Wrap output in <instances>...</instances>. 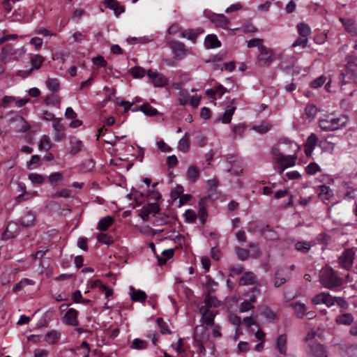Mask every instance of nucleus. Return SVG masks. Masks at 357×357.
<instances>
[{"label":"nucleus","mask_w":357,"mask_h":357,"mask_svg":"<svg viewBox=\"0 0 357 357\" xmlns=\"http://www.w3.org/2000/svg\"><path fill=\"white\" fill-rule=\"evenodd\" d=\"M184 216L185 220L188 222H193L197 218L195 212L190 209L185 211Z\"/></svg>","instance_id":"680f3d73"},{"label":"nucleus","mask_w":357,"mask_h":357,"mask_svg":"<svg viewBox=\"0 0 357 357\" xmlns=\"http://www.w3.org/2000/svg\"><path fill=\"white\" fill-rule=\"evenodd\" d=\"M63 180V175L61 172H57L52 173L48 176L49 182L54 185H57Z\"/></svg>","instance_id":"4c0bfd02"},{"label":"nucleus","mask_w":357,"mask_h":357,"mask_svg":"<svg viewBox=\"0 0 357 357\" xmlns=\"http://www.w3.org/2000/svg\"><path fill=\"white\" fill-rule=\"evenodd\" d=\"M250 248V252H251V255L254 258H257L260 256L261 252L259 250V248L257 244L251 243L249 245Z\"/></svg>","instance_id":"69168bd1"},{"label":"nucleus","mask_w":357,"mask_h":357,"mask_svg":"<svg viewBox=\"0 0 357 357\" xmlns=\"http://www.w3.org/2000/svg\"><path fill=\"white\" fill-rule=\"evenodd\" d=\"M335 321L338 324L349 325L354 321V317L351 313H344L337 315Z\"/></svg>","instance_id":"bb28decb"},{"label":"nucleus","mask_w":357,"mask_h":357,"mask_svg":"<svg viewBox=\"0 0 357 357\" xmlns=\"http://www.w3.org/2000/svg\"><path fill=\"white\" fill-rule=\"evenodd\" d=\"M78 312L73 308H70L63 317V322L67 325L76 326L79 324L77 319Z\"/></svg>","instance_id":"4468645a"},{"label":"nucleus","mask_w":357,"mask_h":357,"mask_svg":"<svg viewBox=\"0 0 357 357\" xmlns=\"http://www.w3.org/2000/svg\"><path fill=\"white\" fill-rule=\"evenodd\" d=\"M35 222V214L31 211H27L21 218V224L24 227L33 226Z\"/></svg>","instance_id":"a878e982"},{"label":"nucleus","mask_w":357,"mask_h":357,"mask_svg":"<svg viewBox=\"0 0 357 357\" xmlns=\"http://www.w3.org/2000/svg\"><path fill=\"white\" fill-rule=\"evenodd\" d=\"M130 298L134 302H142L144 303L146 299V294L144 291L140 289H135L132 287H130Z\"/></svg>","instance_id":"412c9836"},{"label":"nucleus","mask_w":357,"mask_h":357,"mask_svg":"<svg viewBox=\"0 0 357 357\" xmlns=\"http://www.w3.org/2000/svg\"><path fill=\"white\" fill-rule=\"evenodd\" d=\"M310 357H328V353L324 346L320 343L314 342L309 344Z\"/></svg>","instance_id":"9b49d317"},{"label":"nucleus","mask_w":357,"mask_h":357,"mask_svg":"<svg viewBox=\"0 0 357 357\" xmlns=\"http://www.w3.org/2000/svg\"><path fill=\"white\" fill-rule=\"evenodd\" d=\"M140 110L143 112L145 114L151 116H155L158 114L157 109L151 107L149 105H142L140 107Z\"/></svg>","instance_id":"3c124183"},{"label":"nucleus","mask_w":357,"mask_h":357,"mask_svg":"<svg viewBox=\"0 0 357 357\" xmlns=\"http://www.w3.org/2000/svg\"><path fill=\"white\" fill-rule=\"evenodd\" d=\"M148 77L156 87H162L167 84V79L162 74L156 73L151 70L147 72Z\"/></svg>","instance_id":"ddd939ff"},{"label":"nucleus","mask_w":357,"mask_h":357,"mask_svg":"<svg viewBox=\"0 0 357 357\" xmlns=\"http://www.w3.org/2000/svg\"><path fill=\"white\" fill-rule=\"evenodd\" d=\"M83 146L82 142L75 137L70 138V153L75 155L79 153Z\"/></svg>","instance_id":"5701e85b"},{"label":"nucleus","mask_w":357,"mask_h":357,"mask_svg":"<svg viewBox=\"0 0 357 357\" xmlns=\"http://www.w3.org/2000/svg\"><path fill=\"white\" fill-rule=\"evenodd\" d=\"M190 148L189 135L186 132L184 136L179 140L178 149L183 153L188 151Z\"/></svg>","instance_id":"2f4dec72"},{"label":"nucleus","mask_w":357,"mask_h":357,"mask_svg":"<svg viewBox=\"0 0 357 357\" xmlns=\"http://www.w3.org/2000/svg\"><path fill=\"white\" fill-rule=\"evenodd\" d=\"M44 61H45V58L43 56H42L40 54H35L31 58V63L32 67L29 70H26V71L19 70L17 72V75L22 77H28L31 73L33 70L39 69L42 66Z\"/></svg>","instance_id":"6e6552de"},{"label":"nucleus","mask_w":357,"mask_h":357,"mask_svg":"<svg viewBox=\"0 0 357 357\" xmlns=\"http://www.w3.org/2000/svg\"><path fill=\"white\" fill-rule=\"evenodd\" d=\"M46 85L52 91H57L59 89V83L57 79H48L46 82Z\"/></svg>","instance_id":"de8ad7c7"},{"label":"nucleus","mask_w":357,"mask_h":357,"mask_svg":"<svg viewBox=\"0 0 357 357\" xmlns=\"http://www.w3.org/2000/svg\"><path fill=\"white\" fill-rule=\"evenodd\" d=\"M312 302L314 305L325 304L327 307H331L335 303V298L328 293L321 292L316 295Z\"/></svg>","instance_id":"1a4fd4ad"},{"label":"nucleus","mask_w":357,"mask_h":357,"mask_svg":"<svg viewBox=\"0 0 357 357\" xmlns=\"http://www.w3.org/2000/svg\"><path fill=\"white\" fill-rule=\"evenodd\" d=\"M290 277L287 268L278 269L275 274L274 286L279 287L284 284Z\"/></svg>","instance_id":"2eb2a0df"},{"label":"nucleus","mask_w":357,"mask_h":357,"mask_svg":"<svg viewBox=\"0 0 357 357\" xmlns=\"http://www.w3.org/2000/svg\"><path fill=\"white\" fill-rule=\"evenodd\" d=\"M292 307L298 317H303L306 312V307L304 304L296 303Z\"/></svg>","instance_id":"a19ab883"},{"label":"nucleus","mask_w":357,"mask_h":357,"mask_svg":"<svg viewBox=\"0 0 357 357\" xmlns=\"http://www.w3.org/2000/svg\"><path fill=\"white\" fill-rule=\"evenodd\" d=\"M61 337V333L55 330L48 332L45 335V341L49 344L56 343Z\"/></svg>","instance_id":"cd10ccee"},{"label":"nucleus","mask_w":357,"mask_h":357,"mask_svg":"<svg viewBox=\"0 0 357 357\" xmlns=\"http://www.w3.org/2000/svg\"><path fill=\"white\" fill-rule=\"evenodd\" d=\"M199 312L202 314L201 321L208 326H213L214 324V318L216 312L211 310L206 306H202L199 308Z\"/></svg>","instance_id":"9d476101"},{"label":"nucleus","mask_w":357,"mask_h":357,"mask_svg":"<svg viewBox=\"0 0 357 357\" xmlns=\"http://www.w3.org/2000/svg\"><path fill=\"white\" fill-rule=\"evenodd\" d=\"M253 128L259 133H265L270 130L271 125L270 123H262L259 126H255Z\"/></svg>","instance_id":"13d9d810"},{"label":"nucleus","mask_w":357,"mask_h":357,"mask_svg":"<svg viewBox=\"0 0 357 357\" xmlns=\"http://www.w3.org/2000/svg\"><path fill=\"white\" fill-rule=\"evenodd\" d=\"M347 73L354 82L357 83V66H351Z\"/></svg>","instance_id":"338daca9"},{"label":"nucleus","mask_w":357,"mask_h":357,"mask_svg":"<svg viewBox=\"0 0 357 357\" xmlns=\"http://www.w3.org/2000/svg\"><path fill=\"white\" fill-rule=\"evenodd\" d=\"M306 173L309 175H314L317 174V172H321L320 167L315 162H310L306 167H305Z\"/></svg>","instance_id":"c03bdc74"},{"label":"nucleus","mask_w":357,"mask_h":357,"mask_svg":"<svg viewBox=\"0 0 357 357\" xmlns=\"http://www.w3.org/2000/svg\"><path fill=\"white\" fill-rule=\"evenodd\" d=\"M51 148H52V143H51L50 137L47 135H44L41 137L39 144H38L39 150L47 151Z\"/></svg>","instance_id":"f704fd0d"},{"label":"nucleus","mask_w":357,"mask_h":357,"mask_svg":"<svg viewBox=\"0 0 357 357\" xmlns=\"http://www.w3.org/2000/svg\"><path fill=\"white\" fill-rule=\"evenodd\" d=\"M227 171L231 173L232 175H239L241 173L243 172V169L241 167V165H240L239 162L231 165L230 167L227 169Z\"/></svg>","instance_id":"6e6d98bb"},{"label":"nucleus","mask_w":357,"mask_h":357,"mask_svg":"<svg viewBox=\"0 0 357 357\" xmlns=\"http://www.w3.org/2000/svg\"><path fill=\"white\" fill-rule=\"evenodd\" d=\"M204 45L207 48H217L221 45L220 41L215 35H208L204 40Z\"/></svg>","instance_id":"b1692460"},{"label":"nucleus","mask_w":357,"mask_h":357,"mask_svg":"<svg viewBox=\"0 0 357 357\" xmlns=\"http://www.w3.org/2000/svg\"><path fill=\"white\" fill-rule=\"evenodd\" d=\"M320 282L325 288L332 289L340 286L342 280L332 268L325 267L321 271Z\"/></svg>","instance_id":"f03ea898"},{"label":"nucleus","mask_w":357,"mask_h":357,"mask_svg":"<svg viewBox=\"0 0 357 357\" xmlns=\"http://www.w3.org/2000/svg\"><path fill=\"white\" fill-rule=\"evenodd\" d=\"M263 42V39L261 38H254L248 41V47H257L258 50L259 51V47L264 46L261 43Z\"/></svg>","instance_id":"052dcab7"},{"label":"nucleus","mask_w":357,"mask_h":357,"mask_svg":"<svg viewBox=\"0 0 357 357\" xmlns=\"http://www.w3.org/2000/svg\"><path fill=\"white\" fill-rule=\"evenodd\" d=\"M244 268L241 265H236L229 268V276L234 277L243 273Z\"/></svg>","instance_id":"09e8293b"},{"label":"nucleus","mask_w":357,"mask_h":357,"mask_svg":"<svg viewBox=\"0 0 357 357\" xmlns=\"http://www.w3.org/2000/svg\"><path fill=\"white\" fill-rule=\"evenodd\" d=\"M160 211L159 205L157 203H151L144 207L139 212V216L143 221H148L151 213H158Z\"/></svg>","instance_id":"f8f14e48"},{"label":"nucleus","mask_w":357,"mask_h":357,"mask_svg":"<svg viewBox=\"0 0 357 357\" xmlns=\"http://www.w3.org/2000/svg\"><path fill=\"white\" fill-rule=\"evenodd\" d=\"M317 190L319 197L324 201L328 200L333 196V191L328 186L320 185Z\"/></svg>","instance_id":"393cba45"},{"label":"nucleus","mask_w":357,"mask_h":357,"mask_svg":"<svg viewBox=\"0 0 357 357\" xmlns=\"http://www.w3.org/2000/svg\"><path fill=\"white\" fill-rule=\"evenodd\" d=\"M297 29L301 36L307 38L311 34V29L310 26L305 23L301 22L297 24Z\"/></svg>","instance_id":"c9c22d12"},{"label":"nucleus","mask_w":357,"mask_h":357,"mask_svg":"<svg viewBox=\"0 0 357 357\" xmlns=\"http://www.w3.org/2000/svg\"><path fill=\"white\" fill-rule=\"evenodd\" d=\"M297 156L295 155H282L281 158H278L276 164L278 165V172L282 174L287 167H293L296 164V159Z\"/></svg>","instance_id":"0eeeda50"},{"label":"nucleus","mask_w":357,"mask_h":357,"mask_svg":"<svg viewBox=\"0 0 357 357\" xmlns=\"http://www.w3.org/2000/svg\"><path fill=\"white\" fill-rule=\"evenodd\" d=\"M208 20L213 23L216 27L221 29H229L230 21L223 14L209 13L207 15Z\"/></svg>","instance_id":"39448f33"},{"label":"nucleus","mask_w":357,"mask_h":357,"mask_svg":"<svg viewBox=\"0 0 357 357\" xmlns=\"http://www.w3.org/2000/svg\"><path fill=\"white\" fill-rule=\"evenodd\" d=\"M168 46L172 49L175 58L178 59L184 58L188 54V48L181 42L170 41L168 43Z\"/></svg>","instance_id":"423d86ee"},{"label":"nucleus","mask_w":357,"mask_h":357,"mask_svg":"<svg viewBox=\"0 0 357 357\" xmlns=\"http://www.w3.org/2000/svg\"><path fill=\"white\" fill-rule=\"evenodd\" d=\"M147 342L140 339H135L132 343L131 347L136 349H143L146 348Z\"/></svg>","instance_id":"864d4df0"},{"label":"nucleus","mask_w":357,"mask_h":357,"mask_svg":"<svg viewBox=\"0 0 357 357\" xmlns=\"http://www.w3.org/2000/svg\"><path fill=\"white\" fill-rule=\"evenodd\" d=\"M259 232L266 239L275 240L278 238L277 233L268 225L261 227Z\"/></svg>","instance_id":"4be33fe9"},{"label":"nucleus","mask_w":357,"mask_h":357,"mask_svg":"<svg viewBox=\"0 0 357 357\" xmlns=\"http://www.w3.org/2000/svg\"><path fill=\"white\" fill-rule=\"evenodd\" d=\"M340 21L342 23L345 31L351 36H357V24L349 18H340Z\"/></svg>","instance_id":"dca6fc26"},{"label":"nucleus","mask_w":357,"mask_h":357,"mask_svg":"<svg viewBox=\"0 0 357 357\" xmlns=\"http://www.w3.org/2000/svg\"><path fill=\"white\" fill-rule=\"evenodd\" d=\"M28 178L31 181L33 184H43L45 181V178L43 175L36 174V173H31L28 175Z\"/></svg>","instance_id":"ea45409f"},{"label":"nucleus","mask_w":357,"mask_h":357,"mask_svg":"<svg viewBox=\"0 0 357 357\" xmlns=\"http://www.w3.org/2000/svg\"><path fill=\"white\" fill-rule=\"evenodd\" d=\"M19 232V227L16 222H9L3 234V238L8 239L15 236Z\"/></svg>","instance_id":"6ab92c4d"},{"label":"nucleus","mask_w":357,"mask_h":357,"mask_svg":"<svg viewBox=\"0 0 357 357\" xmlns=\"http://www.w3.org/2000/svg\"><path fill=\"white\" fill-rule=\"evenodd\" d=\"M156 321H157L158 326L160 328V333L162 334H170L171 333V331L168 328L167 323L162 318H158Z\"/></svg>","instance_id":"8fccbe9b"},{"label":"nucleus","mask_w":357,"mask_h":357,"mask_svg":"<svg viewBox=\"0 0 357 357\" xmlns=\"http://www.w3.org/2000/svg\"><path fill=\"white\" fill-rule=\"evenodd\" d=\"M187 176L192 182H195L199 177V171L195 165H191L187 170Z\"/></svg>","instance_id":"e433bc0d"},{"label":"nucleus","mask_w":357,"mask_h":357,"mask_svg":"<svg viewBox=\"0 0 357 357\" xmlns=\"http://www.w3.org/2000/svg\"><path fill=\"white\" fill-rule=\"evenodd\" d=\"M203 31H200L198 29L197 31L193 29H187L182 31L181 32V37L187 38L193 43L195 42L197 36L199 33L202 32Z\"/></svg>","instance_id":"7c9ffc66"},{"label":"nucleus","mask_w":357,"mask_h":357,"mask_svg":"<svg viewBox=\"0 0 357 357\" xmlns=\"http://www.w3.org/2000/svg\"><path fill=\"white\" fill-rule=\"evenodd\" d=\"M93 63L98 67H105L107 65L106 60L101 56H98L92 59Z\"/></svg>","instance_id":"774afa93"},{"label":"nucleus","mask_w":357,"mask_h":357,"mask_svg":"<svg viewBox=\"0 0 357 357\" xmlns=\"http://www.w3.org/2000/svg\"><path fill=\"white\" fill-rule=\"evenodd\" d=\"M130 73L134 78H141L145 75V70L139 66L132 68Z\"/></svg>","instance_id":"a18cd8bd"},{"label":"nucleus","mask_w":357,"mask_h":357,"mask_svg":"<svg viewBox=\"0 0 357 357\" xmlns=\"http://www.w3.org/2000/svg\"><path fill=\"white\" fill-rule=\"evenodd\" d=\"M13 121L16 123L15 130L20 132H26L29 130L30 126L24 119L20 116H17L13 119Z\"/></svg>","instance_id":"aec40b11"},{"label":"nucleus","mask_w":357,"mask_h":357,"mask_svg":"<svg viewBox=\"0 0 357 357\" xmlns=\"http://www.w3.org/2000/svg\"><path fill=\"white\" fill-rule=\"evenodd\" d=\"M71 190L68 189H61L60 190L56 191L55 193L52 195L53 198H68L70 196Z\"/></svg>","instance_id":"603ef678"},{"label":"nucleus","mask_w":357,"mask_h":357,"mask_svg":"<svg viewBox=\"0 0 357 357\" xmlns=\"http://www.w3.org/2000/svg\"><path fill=\"white\" fill-rule=\"evenodd\" d=\"M275 347L280 354L284 356L287 354V337L285 334H282L277 337Z\"/></svg>","instance_id":"a211bd4d"},{"label":"nucleus","mask_w":357,"mask_h":357,"mask_svg":"<svg viewBox=\"0 0 357 357\" xmlns=\"http://www.w3.org/2000/svg\"><path fill=\"white\" fill-rule=\"evenodd\" d=\"M174 249H168L163 250L160 256H158V261L160 265L165 264L167 261L172 258L174 255Z\"/></svg>","instance_id":"473e14b6"},{"label":"nucleus","mask_w":357,"mask_h":357,"mask_svg":"<svg viewBox=\"0 0 357 357\" xmlns=\"http://www.w3.org/2000/svg\"><path fill=\"white\" fill-rule=\"evenodd\" d=\"M311 248V244L310 242L307 241H300L296 243V248L297 250L306 253Z\"/></svg>","instance_id":"79ce46f5"},{"label":"nucleus","mask_w":357,"mask_h":357,"mask_svg":"<svg viewBox=\"0 0 357 357\" xmlns=\"http://www.w3.org/2000/svg\"><path fill=\"white\" fill-rule=\"evenodd\" d=\"M326 82V77L324 76H320L319 77L315 79L312 81L310 83V86L312 88L317 89L321 86Z\"/></svg>","instance_id":"bf43d9fd"},{"label":"nucleus","mask_w":357,"mask_h":357,"mask_svg":"<svg viewBox=\"0 0 357 357\" xmlns=\"http://www.w3.org/2000/svg\"><path fill=\"white\" fill-rule=\"evenodd\" d=\"M259 53L257 60L259 66L268 67L275 59V55L273 50L261 46L259 47Z\"/></svg>","instance_id":"7ed1b4c3"},{"label":"nucleus","mask_w":357,"mask_h":357,"mask_svg":"<svg viewBox=\"0 0 357 357\" xmlns=\"http://www.w3.org/2000/svg\"><path fill=\"white\" fill-rule=\"evenodd\" d=\"M204 303L206 306L209 307H218L220 304V301H218L215 296H211L210 294L206 296Z\"/></svg>","instance_id":"37998d69"},{"label":"nucleus","mask_w":357,"mask_h":357,"mask_svg":"<svg viewBox=\"0 0 357 357\" xmlns=\"http://www.w3.org/2000/svg\"><path fill=\"white\" fill-rule=\"evenodd\" d=\"M318 142V137L314 133H312L307 139L305 146H310L311 148H314Z\"/></svg>","instance_id":"4d7b16f0"},{"label":"nucleus","mask_w":357,"mask_h":357,"mask_svg":"<svg viewBox=\"0 0 357 357\" xmlns=\"http://www.w3.org/2000/svg\"><path fill=\"white\" fill-rule=\"evenodd\" d=\"M348 123L346 116L341 115L338 117L327 116L319 121L320 128L324 131H334L345 127Z\"/></svg>","instance_id":"f257e3e1"},{"label":"nucleus","mask_w":357,"mask_h":357,"mask_svg":"<svg viewBox=\"0 0 357 357\" xmlns=\"http://www.w3.org/2000/svg\"><path fill=\"white\" fill-rule=\"evenodd\" d=\"M318 112V109L317 107L312 104H308L306 105L305 108V114L306 116V118L309 121H312L314 119L315 116L317 115Z\"/></svg>","instance_id":"72a5a7b5"},{"label":"nucleus","mask_w":357,"mask_h":357,"mask_svg":"<svg viewBox=\"0 0 357 357\" xmlns=\"http://www.w3.org/2000/svg\"><path fill=\"white\" fill-rule=\"evenodd\" d=\"M97 240L102 243L109 245L113 241L112 238L106 234L100 233L97 234Z\"/></svg>","instance_id":"5fc2aeb1"},{"label":"nucleus","mask_w":357,"mask_h":357,"mask_svg":"<svg viewBox=\"0 0 357 357\" xmlns=\"http://www.w3.org/2000/svg\"><path fill=\"white\" fill-rule=\"evenodd\" d=\"M235 251L238 258L241 261L247 259L249 257L250 251L246 249L236 247Z\"/></svg>","instance_id":"49530a36"},{"label":"nucleus","mask_w":357,"mask_h":357,"mask_svg":"<svg viewBox=\"0 0 357 357\" xmlns=\"http://www.w3.org/2000/svg\"><path fill=\"white\" fill-rule=\"evenodd\" d=\"M254 306L248 301H244L239 305V311L241 312H245L252 309Z\"/></svg>","instance_id":"0e129e2a"},{"label":"nucleus","mask_w":357,"mask_h":357,"mask_svg":"<svg viewBox=\"0 0 357 357\" xmlns=\"http://www.w3.org/2000/svg\"><path fill=\"white\" fill-rule=\"evenodd\" d=\"M114 218L111 216H106L101 218L98 224L97 229L100 231H106L113 223Z\"/></svg>","instance_id":"c756f323"},{"label":"nucleus","mask_w":357,"mask_h":357,"mask_svg":"<svg viewBox=\"0 0 357 357\" xmlns=\"http://www.w3.org/2000/svg\"><path fill=\"white\" fill-rule=\"evenodd\" d=\"M355 252L352 248L345 250L339 257L340 266L346 270H349L354 264Z\"/></svg>","instance_id":"20e7f679"},{"label":"nucleus","mask_w":357,"mask_h":357,"mask_svg":"<svg viewBox=\"0 0 357 357\" xmlns=\"http://www.w3.org/2000/svg\"><path fill=\"white\" fill-rule=\"evenodd\" d=\"M257 276L250 271L243 273L239 280V284L243 286L254 285L257 283Z\"/></svg>","instance_id":"f3484780"},{"label":"nucleus","mask_w":357,"mask_h":357,"mask_svg":"<svg viewBox=\"0 0 357 357\" xmlns=\"http://www.w3.org/2000/svg\"><path fill=\"white\" fill-rule=\"evenodd\" d=\"M34 282L28 279V278H23L18 283L15 284L13 287V291L16 292L18 291L22 290L24 287L27 285H33Z\"/></svg>","instance_id":"58836bf2"},{"label":"nucleus","mask_w":357,"mask_h":357,"mask_svg":"<svg viewBox=\"0 0 357 357\" xmlns=\"http://www.w3.org/2000/svg\"><path fill=\"white\" fill-rule=\"evenodd\" d=\"M62 119L56 118L52 123V126L54 132L63 131L64 130V126L61 123Z\"/></svg>","instance_id":"e2e57ef3"},{"label":"nucleus","mask_w":357,"mask_h":357,"mask_svg":"<svg viewBox=\"0 0 357 357\" xmlns=\"http://www.w3.org/2000/svg\"><path fill=\"white\" fill-rule=\"evenodd\" d=\"M235 106L228 105L223 115L219 119L222 123H229L231 120V117L236 110Z\"/></svg>","instance_id":"c85d7f7f"}]
</instances>
